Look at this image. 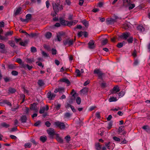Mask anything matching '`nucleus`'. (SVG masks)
Masks as SVG:
<instances>
[{
    "mask_svg": "<svg viewBox=\"0 0 150 150\" xmlns=\"http://www.w3.org/2000/svg\"><path fill=\"white\" fill-rule=\"evenodd\" d=\"M52 6L54 12H58L63 9L62 5L60 4L59 0H57L55 2H53Z\"/></svg>",
    "mask_w": 150,
    "mask_h": 150,
    "instance_id": "f257e3e1",
    "label": "nucleus"
},
{
    "mask_svg": "<svg viewBox=\"0 0 150 150\" xmlns=\"http://www.w3.org/2000/svg\"><path fill=\"white\" fill-rule=\"evenodd\" d=\"M54 125L57 127L61 129H64L66 127V125L63 122L59 121L55 122L54 123Z\"/></svg>",
    "mask_w": 150,
    "mask_h": 150,
    "instance_id": "f03ea898",
    "label": "nucleus"
},
{
    "mask_svg": "<svg viewBox=\"0 0 150 150\" xmlns=\"http://www.w3.org/2000/svg\"><path fill=\"white\" fill-rule=\"evenodd\" d=\"M94 73L97 74L98 78L100 79H102L104 74L103 73L100 69H96L94 71Z\"/></svg>",
    "mask_w": 150,
    "mask_h": 150,
    "instance_id": "7ed1b4c3",
    "label": "nucleus"
},
{
    "mask_svg": "<svg viewBox=\"0 0 150 150\" xmlns=\"http://www.w3.org/2000/svg\"><path fill=\"white\" fill-rule=\"evenodd\" d=\"M74 40L73 39H69L64 40L63 41L64 44L65 45H68L69 46L72 45L73 44Z\"/></svg>",
    "mask_w": 150,
    "mask_h": 150,
    "instance_id": "20e7f679",
    "label": "nucleus"
},
{
    "mask_svg": "<svg viewBox=\"0 0 150 150\" xmlns=\"http://www.w3.org/2000/svg\"><path fill=\"white\" fill-rule=\"evenodd\" d=\"M130 35L129 33H122L121 35L119 36L120 38H122L125 40L127 39V38L129 37Z\"/></svg>",
    "mask_w": 150,
    "mask_h": 150,
    "instance_id": "39448f33",
    "label": "nucleus"
},
{
    "mask_svg": "<svg viewBox=\"0 0 150 150\" xmlns=\"http://www.w3.org/2000/svg\"><path fill=\"white\" fill-rule=\"evenodd\" d=\"M120 91L119 87L118 86H116L113 88L112 90L111 91V93L114 94Z\"/></svg>",
    "mask_w": 150,
    "mask_h": 150,
    "instance_id": "423d86ee",
    "label": "nucleus"
},
{
    "mask_svg": "<svg viewBox=\"0 0 150 150\" xmlns=\"http://www.w3.org/2000/svg\"><path fill=\"white\" fill-rule=\"evenodd\" d=\"M56 96V95L54 93H52L50 91L47 94V96L48 98L50 100H52Z\"/></svg>",
    "mask_w": 150,
    "mask_h": 150,
    "instance_id": "0eeeda50",
    "label": "nucleus"
},
{
    "mask_svg": "<svg viewBox=\"0 0 150 150\" xmlns=\"http://www.w3.org/2000/svg\"><path fill=\"white\" fill-rule=\"evenodd\" d=\"M48 134L51 136H53L55 134V132L53 129L52 128H49L47 130Z\"/></svg>",
    "mask_w": 150,
    "mask_h": 150,
    "instance_id": "6e6552de",
    "label": "nucleus"
},
{
    "mask_svg": "<svg viewBox=\"0 0 150 150\" xmlns=\"http://www.w3.org/2000/svg\"><path fill=\"white\" fill-rule=\"evenodd\" d=\"M49 110L48 106L46 105L45 106L40 108V110L39 111V113L40 114L43 113L44 112L46 111H47Z\"/></svg>",
    "mask_w": 150,
    "mask_h": 150,
    "instance_id": "1a4fd4ad",
    "label": "nucleus"
},
{
    "mask_svg": "<svg viewBox=\"0 0 150 150\" xmlns=\"http://www.w3.org/2000/svg\"><path fill=\"white\" fill-rule=\"evenodd\" d=\"M88 45L89 48L91 49L94 48L95 47L94 41L92 40H91L88 43Z\"/></svg>",
    "mask_w": 150,
    "mask_h": 150,
    "instance_id": "9d476101",
    "label": "nucleus"
},
{
    "mask_svg": "<svg viewBox=\"0 0 150 150\" xmlns=\"http://www.w3.org/2000/svg\"><path fill=\"white\" fill-rule=\"evenodd\" d=\"M116 22V19L112 18L109 19L106 21V23L108 25L112 24Z\"/></svg>",
    "mask_w": 150,
    "mask_h": 150,
    "instance_id": "9b49d317",
    "label": "nucleus"
},
{
    "mask_svg": "<svg viewBox=\"0 0 150 150\" xmlns=\"http://www.w3.org/2000/svg\"><path fill=\"white\" fill-rule=\"evenodd\" d=\"M37 104L35 103L31 104V109L35 112H37L38 111V108L37 107Z\"/></svg>",
    "mask_w": 150,
    "mask_h": 150,
    "instance_id": "f8f14e48",
    "label": "nucleus"
},
{
    "mask_svg": "<svg viewBox=\"0 0 150 150\" xmlns=\"http://www.w3.org/2000/svg\"><path fill=\"white\" fill-rule=\"evenodd\" d=\"M56 135V139L57 141L60 143H62L63 142V139L59 136L58 134H55Z\"/></svg>",
    "mask_w": 150,
    "mask_h": 150,
    "instance_id": "ddd939ff",
    "label": "nucleus"
},
{
    "mask_svg": "<svg viewBox=\"0 0 150 150\" xmlns=\"http://www.w3.org/2000/svg\"><path fill=\"white\" fill-rule=\"evenodd\" d=\"M60 81L61 82H65L67 84V86H68L70 84V83L69 80L66 78H63L60 79Z\"/></svg>",
    "mask_w": 150,
    "mask_h": 150,
    "instance_id": "4468645a",
    "label": "nucleus"
},
{
    "mask_svg": "<svg viewBox=\"0 0 150 150\" xmlns=\"http://www.w3.org/2000/svg\"><path fill=\"white\" fill-rule=\"evenodd\" d=\"M130 4V0H123V5L126 7L128 6Z\"/></svg>",
    "mask_w": 150,
    "mask_h": 150,
    "instance_id": "2eb2a0df",
    "label": "nucleus"
},
{
    "mask_svg": "<svg viewBox=\"0 0 150 150\" xmlns=\"http://www.w3.org/2000/svg\"><path fill=\"white\" fill-rule=\"evenodd\" d=\"M124 127V126H122L119 127L118 129V132L119 133H121L122 131H123V132H122V134H126L125 132L123 131Z\"/></svg>",
    "mask_w": 150,
    "mask_h": 150,
    "instance_id": "dca6fc26",
    "label": "nucleus"
},
{
    "mask_svg": "<svg viewBox=\"0 0 150 150\" xmlns=\"http://www.w3.org/2000/svg\"><path fill=\"white\" fill-rule=\"evenodd\" d=\"M20 120L22 123H24L26 122L27 120L26 116L25 115L22 116L21 117Z\"/></svg>",
    "mask_w": 150,
    "mask_h": 150,
    "instance_id": "f3484780",
    "label": "nucleus"
},
{
    "mask_svg": "<svg viewBox=\"0 0 150 150\" xmlns=\"http://www.w3.org/2000/svg\"><path fill=\"white\" fill-rule=\"evenodd\" d=\"M54 108L57 110H58L59 109L61 106L60 104L57 103V102L54 103Z\"/></svg>",
    "mask_w": 150,
    "mask_h": 150,
    "instance_id": "a211bd4d",
    "label": "nucleus"
},
{
    "mask_svg": "<svg viewBox=\"0 0 150 150\" xmlns=\"http://www.w3.org/2000/svg\"><path fill=\"white\" fill-rule=\"evenodd\" d=\"M21 10V7H19L17 8L15 11L14 14L15 15H17L20 13Z\"/></svg>",
    "mask_w": 150,
    "mask_h": 150,
    "instance_id": "6ab92c4d",
    "label": "nucleus"
},
{
    "mask_svg": "<svg viewBox=\"0 0 150 150\" xmlns=\"http://www.w3.org/2000/svg\"><path fill=\"white\" fill-rule=\"evenodd\" d=\"M64 88L62 87H59L55 89L54 92L57 93L58 92H61L62 91H64Z\"/></svg>",
    "mask_w": 150,
    "mask_h": 150,
    "instance_id": "aec40b11",
    "label": "nucleus"
},
{
    "mask_svg": "<svg viewBox=\"0 0 150 150\" xmlns=\"http://www.w3.org/2000/svg\"><path fill=\"white\" fill-rule=\"evenodd\" d=\"M45 36L47 38L50 39L52 36V33L50 32H47L45 34Z\"/></svg>",
    "mask_w": 150,
    "mask_h": 150,
    "instance_id": "412c9836",
    "label": "nucleus"
},
{
    "mask_svg": "<svg viewBox=\"0 0 150 150\" xmlns=\"http://www.w3.org/2000/svg\"><path fill=\"white\" fill-rule=\"evenodd\" d=\"M8 43L12 47H16V46L15 45V42L13 41H9L8 42Z\"/></svg>",
    "mask_w": 150,
    "mask_h": 150,
    "instance_id": "4be33fe9",
    "label": "nucleus"
},
{
    "mask_svg": "<svg viewBox=\"0 0 150 150\" xmlns=\"http://www.w3.org/2000/svg\"><path fill=\"white\" fill-rule=\"evenodd\" d=\"M67 21H66L65 20L63 19L62 18H60V23L64 25H67V23L66 22Z\"/></svg>",
    "mask_w": 150,
    "mask_h": 150,
    "instance_id": "5701e85b",
    "label": "nucleus"
},
{
    "mask_svg": "<svg viewBox=\"0 0 150 150\" xmlns=\"http://www.w3.org/2000/svg\"><path fill=\"white\" fill-rule=\"evenodd\" d=\"M137 30L143 32L145 30L144 28L142 25H139L137 27Z\"/></svg>",
    "mask_w": 150,
    "mask_h": 150,
    "instance_id": "b1692460",
    "label": "nucleus"
},
{
    "mask_svg": "<svg viewBox=\"0 0 150 150\" xmlns=\"http://www.w3.org/2000/svg\"><path fill=\"white\" fill-rule=\"evenodd\" d=\"M35 61L33 58H27L26 59V62L28 63H31L32 62H34Z\"/></svg>",
    "mask_w": 150,
    "mask_h": 150,
    "instance_id": "393cba45",
    "label": "nucleus"
},
{
    "mask_svg": "<svg viewBox=\"0 0 150 150\" xmlns=\"http://www.w3.org/2000/svg\"><path fill=\"white\" fill-rule=\"evenodd\" d=\"M109 101L110 102L116 101L117 100V99L115 97H110L109 99Z\"/></svg>",
    "mask_w": 150,
    "mask_h": 150,
    "instance_id": "a878e982",
    "label": "nucleus"
},
{
    "mask_svg": "<svg viewBox=\"0 0 150 150\" xmlns=\"http://www.w3.org/2000/svg\"><path fill=\"white\" fill-rule=\"evenodd\" d=\"M47 139V137L45 136H42L40 138V140L43 142H45L46 140Z\"/></svg>",
    "mask_w": 150,
    "mask_h": 150,
    "instance_id": "bb28decb",
    "label": "nucleus"
},
{
    "mask_svg": "<svg viewBox=\"0 0 150 150\" xmlns=\"http://www.w3.org/2000/svg\"><path fill=\"white\" fill-rule=\"evenodd\" d=\"M13 33V32L12 31H8L5 33V35L6 37H7L8 36H11Z\"/></svg>",
    "mask_w": 150,
    "mask_h": 150,
    "instance_id": "cd10ccee",
    "label": "nucleus"
},
{
    "mask_svg": "<svg viewBox=\"0 0 150 150\" xmlns=\"http://www.w3.org/2000/svg\"><path fill=\"white\" fill-rule=\"evenodd\" d=\"M142 128L146 130L148 132H150V129L149 127L147 126H144L142 127Z\"/></svg>",
    "mask_w": 150,
    "mask_h": 150,
    "instance_id": "c85d7f7f",
    "label": "nucleus"
},
{
    "mask_svg": "<svg viewBox=\"0 0 150 150\" xmlns=\"http://www.w3.org/2000/svg\"><path fill=\"white\" fill-rule=\"evenodd\" d=\"M101 146L100 145L99 143H98L96 144L95 147L96 150H100L101 148Z\"/></svg>",
    "mask_w": 150,
    "mask_h": 150,
    "instance_id": "c756f323",
    "label": "nucleus"
},
{
    "mask_svg": "<svg viewBox=\"0 0 150 150\" xmlns=\"http://www.w3.org/2000/svg\"><path fill=\"white\" fill-rule=\"evenodd\" d=\"M125 42L124 41L122 42L119 43L117 45V46L119 48H121L123 46V45L125 44Z\"/></svg>",
    "mask_w": 150,
    "mask_h": 150,
    "instance_id": "7c9ffc66",
    "label": "nucleus"
},
{
    "mask_svg": "<svg viewBox=\"0 0 150 150\" xmlns=\"http://www.w3.org/2000/svg\"><path fill=\"white\" fill-rule=\"evenodd\" d=\"M19 108V105H17L16 106L13 107L11 108V110L13 111H16Z\"/></svg>",
    "mask_w": 150,
    "mask_h": 150,
    "instance_id": "2f4dec72",
    "label": "nucleus"
},
{
    "mask_svg": "<svg viewBox=\"0 0 150 150\" xmlns=\"http://www.w3.org/2000/svg\"><path fill=\"white\" fill-rule=\"evenodd\" d=\"M82 23L86 27H87L88 26V21L85 20H83L82 21Z\"/></svg>",
    "mask_w": 150,
    "mask_h": 150,
    "instance_id": "473e14b6",
    "label": "nucleus"
},
{
    "mask_svg": "<svg viewBox=\"0 0 150 150\" xmlns=\"http://www.w3.org/2000/svg\"><path fill=\"white\" fill-rule=\"evenodd\" d=\"M8 91L10 93H15L16 92V90L15 89L13 88H10L8 89Z\"/></svg>",
    "mask_w": 150,
    "mask_h": 150,
    "instance_id": "72a5a7b5",
    "label": "nucleus"
},
{
    "mask_svg": "<svg viewBox=\"0 0 150 150\" xmlns=\"http://www.w3.org/2000/svg\"><path fill=\"white\" fill-rule=\"evenodd\" d=\"M81 91L83 94L86 93L88 92V88H85L81 90Z\"/></svg>",
    "mask_w": 150,
    "mask_h": 150,
    "instance_id": "f704fd0d",
    "label": "nucleus"
},
{
    "mask_svg": "<svg viewBox=\"0 0 150 150\" xmlns=\"http://www.w3.org/2000/svg\"><path fill=\"white\" fill-rule=\"evenodd\" d=\"M27 41H26L24 42H20V44L21 46H25L27 44Z\"/></svg>",
    "mask_w": 150,
    "mask_h": 150,
    "instance_id": "c9c22d12",
    "label": "nucleus"
},
{
    "mask_svg": "<svg viewBox=\"0 0 150 150\" xmlns=\"http://www.w3.org/2000/svg\"><path fill=\"white\" fill-rule=\"evenodd\" d=\"M76 102L79 105L81 103V99L80 97H77L76 99Z\"/></svg>",
    "mask_w": 150,
    "mask_h": 150,
    "instance_id": "e433bc0d",
    "label": "nucleus"
},
{
    "mask_svg": "<svg viewBox=\"0 0 150 150\" xmlns=\"http://www.w3.org/2000/svg\"><path fill=\"white\" fill-rule=\"evenodd\" d=\"M112 122H109L108 124V126H107V128L108 129H109L111 128L112 126Z\"/></svg>",
    "mask_w": 150,
    "mask_h": 150,
    "instance_id": "4c0bfd02",
    "label": "nucleus"
},
{
    "mask_svg": "<svg viewBox=\"0 0 150 150\" xmlns=\"http://www.w3.org/2000/svg\"><path fill=\"white\" fill-rule=\"evenodd\" d=\"M67 25H68L69 26H71L72 25H74L73 23L74 22L72 21H68L66 22Z\"/></svg>",
    "mask_w": 150,
    "mask_h": 150,
    "instance_id": "58836bf2",
    "label": "nucleus"
},
{
    "mask_svg": "<svg viewBox=\"0 0 150 150\" xmlns=\"http://www.w3.org/2000/svg\"><path fill=\"white\" fill-rule=\"evenodd\" d=\"M38 83V85L40 86H42L44 85V83L43 81L42 80H39Z\"/></svg>",
    "mask_w": 150,
    "mask_h": 150,
    "instance_id": "ea45409f",
    "label": "nucleus"
},
{
    "mask_svg": "<svg viewBox=\"0 0 150 150\" xmlns=\"http://www.w3.org/2000/svg\"><path fill=\"white\" fill-rule=\"evenodd\" d=\"M133 41V38L132 37H129V38L127 39V41L128 42V43H132Z\"/></svg>",
    "mask_w": 150,
    "mask_h": 150,
    "instance_id": "a19ab883",
    "label": "nucleus"
},
{
    "mask_svg": "<svg viewBox=\"0 0 150 150\" xmlns=\"http://www.w3.org/2000/svg\"><path fill=\"white\" fill-rule=\"evenodd\" d=\"M125 93L123 91H121L118 94L119 98H121L125 95Z\"/></svg>",
    "mask_w": 150,
    "mask_h": 150,
    "instance_id": "79ce46f5",
    "label": "nucleus"
},
{
    "mask_svg": "<svg viewBox=\"0 0 150 150\" xmlns=\"http://www.w3.org/2000/svg\"><path fill=\"white\" fill-rule=\"evenodd\" d=\"M31 51L33 53L36 52H37L36 48L34 47H31Z\"/></svg>",
    "mask_w": 150,
    "mask_h": 150,
    "instance_id": "37998d69",
    "label": "nucleus"
},
{
    "mask_svg": "<svg viewBox=\"0 0 150 150\" xmlns=\"http://www.w3.org/2000/svg\"><path fill=\"white\" fill-rule=\"evenodd\" d=\"M129 6V10H131L133 8L135 7V4H130L128 6Z\"/></svg>",
    "mask_w": 150,
    "mask_h": 150,
    "instance_id": "c03bdc74",
    "label": "nucleus"
},
{
    "mask_svg": "<svg viewBox=\"0 0 150 150\" xmlns=\"http://www.w3.org/2000/svg\"><path fill=\"white\" fill-rule=\"evenodd\" d=\"M1 125L3 127H5L6 128H8L9 127V125L8 124L6 123H3L1 124Z\"/></svg>",
    "mask_w": 150,
    "mask_h": 150,
    "instance_id": "a18cd8bd",
    "label": "nucleus"
},
{
    "mask_svg": "<svg viewBox=\"0 0 150 150\" xmlns=\"http://www.w3.org/2000/svg\"><path fill=\"white\" fill-rule=\"evenodd\" d=\"M25 148H30L31 146V144L30 143H28L25 144Z\"/></svg>",
    "mask_w": 150,
    "mask_h": 150,
    "instance_id": "49530a36",
    "label": "nucleus"
},
{
    "mask_svg": "<svg viewBox=\"0 0 150 150\" xmlns=\"http://www.w3.org/2000/svg\"><path fill=\"white\" fill-rule=\"evenodd\" d=\"M76 72L77 74V76H80L81 75V73L80 70L78 69H76Z\"/></svg>",
    "mask_w": 150,
    "mask_h": 150,
    "instance_id": "de8ad7c7",
    "label": "nucleus"
},
{
    "mask_svg": "<svg viewBox=\"0 0 150 150\" xmlns=\"http://www.w3.org/2000/svg\"><path fill=\"white\" fill-rule=\"evenodd\" d=\"M108 42V40L107 39H105V40H103L102 42V44L103 45H106Z\"/></svg>",
    "mask_w": 150,
    "mask_h": 150,
    "instance_id": "09e8293b",
    "label": "nucleus"
},
{
    "mask_svg": "<svg viewBox=\"0 0 150 150\" xmlns=\"http://www.w3.org/2000/svg\"><path fill=\"white\" fill-rule=\"evenodd\" d=\"M31 15L30 14H27L26 16V18L28 20V21L31 18Z\"/></svg>",
    "mask_w": 150,
    "mask_h": 150,
    "instance_id": "8fccbe9b",
    "label": "nucleus"
},
{
    "mask_svg": "<svg viewBox=\"0 0 150 150\" xmlns=\"http://www.w3.org/2000/svg\"><path fill=\"white\" fill-rule=\"evenodd\" d=\"M113 139L117 142H120V139L119 138L115 136L113 137Z\"/></svg>",
    "mask_w": 150,
    "mask_h": 150,
    "instance_id": "3c124183",
    "label": "nucleus"
},
{
    "mask_svg": "<svg viewBox=\"0 0 150 150\" xmlns=\"http://www.w3.org/2000/svg\"><path fill=\"white\" fill-rule=\"evenodd\" d=\"M57 50L54 49H52V53L53 55H55L57 54Z\"/></svg>",
    "mask_w": 150,
    "mask_h": 150,
    "instance_id": "603ef678",
    "label": "nucleus"
},
{
    "mask_svg": "<svg viewBox=\"0 0 150 150\" xmlns=\"http://www.w3.org/2000/svg\"><path fill=\"white\" fill-rule=\"evenodd\" d=\"M28 64H24L23 63L21 64V67L24 68L25 69H26L27 67Z\"/></svg>",
    "mask_w": 150,
    "mask_h": 150,
    "instance_id": "864d4df0",
    "label": "nucleus"
},
{
    "mask_svg": "<svg viewBox=\"0 0 150 150\" xmlns=\"http://www.w3.org/2000/svg\"><path fill=\"white\" fill-rule=\"evenodd\" d=\"M11 74L12 75L14 76H16L18 75V73L16 71H13L11 72Z\"/></svg>",
    "mask_w": 150,
    "mask_h": 150,
    "instance_id": "5fc2aeb1",
    "label": "nucleus"
},
{
    "mask_svg": "<svg viewBox=\"0 0 150 150\" xmlns=\"http://www.w3.org/2000/svg\"><path fill=\"white\" fill-rule=\"evenodd\" d=\"M42 55L45 57H48V54L47 53L44 52V51H42Z\"/></svg>",
    "mask_w": 150,
    "mask_h": 150,
    "instance_id": "6e6d98bb",
    "label": "nucleus"
},
{
    "mask_svg": "<svg viewBox=\"0 0 150 150\" xmlns=\"http://www.w3.org/2000/svg\"><path fill=\"white\" fill-rule=\"evenodd\" d=\"M69 107L71 108V110L73 111V112H76V110L74 108V106H72L71 105H69Z\"/></svg>",
    "mask_w": 150,
    "mask_h": 150,
    "instance_id": "4d7b16f0",
    "label": "nucleus"
},
{
    "mask_svg": "<svg viewBox=\"0 0 150 150\" xmlns=\"http://www.w3.org/2000/svg\"><path fill=\"white\" fill-rule=\"evenodd\" d=\"M70 137L69 135H67L64 138L65 140L67 142H69L70 141Z\"/></svg>",
    "mask_w": 150,
    "mask_h": 150,
    "instance_id": "13d9d810",
    "label": "nucleus"
},
{
    "mask_svg": "<svg viewBox=\"0 0 150 150\" xmlns=\"http://www.w3.org/2000/svg\"><path fill=\"white\" fill-rule=\"evenodd\" d=\"M4 103H5V104H6L8 105H9L10 106H12V105L11 103L7 100H4Z\"/></svg>",
    "mask_w": 150,
    "mask_h": 150,
    "instance_id": "bf43d9fd",
    "label": "nucleus"
},
{
    "mask_svg": "<svg viewBox=\"0 0 150 150\" xmlns=\"http://www.w3.org/2000/svg\"><path fill=\"white\" fill-rule=\"evenodd\" d=\"M83 32L82 31H80L78 33V36L79 37H80L82 36L83 35Z\"/></svg>",
    "mask_w": 150,
    "mask_h": 150,
    "instance_id": "052dcab7",
    "label": "nucleus"
},
{
    "mask_svg": "<svg viewBox=\"0 0 150 150\" xmlns=\"http://www.w3.org/2000/svg\"><path fill=\"white\" fill-rule=\"evenodd\" d=\"M76 93L75 92L74 90V89H73L71 93V94H72V96L74 97L75 95H76Z\"/></svg>",
    "mask_w": 150,
    "mask_h": 150,
    "instance_id": "680f3d73",
    "label": "nucleus"
},
{
    "mask_svg": "<svg viewBox=\"0 0 150 150\" xmlns=\"http://www.w3.org/2000/svg\"><path fill=\"white\" fill-rule=\"evenodd\" d=\"M16 62L20 64H22L23 63L22 60L20 58L17 59H16Z\"/></svg>",
    "mask_w": 150,
    "mask_h": 150,
    "instance_id": "e2e57ef3",
    "label": "nucleus"
},
{
    "mask_svg": "<svg viewBox=\"0 0 150 150\" xmlns=\"http://www.w3.org/2000/svg\"><path fill=\"white\" fill-rule=\"evenodd\" d=\"M110 142H108L107 143H105V146L108 149H110Z\"/></svg>",
    "mask_w": 150,
    "mask_h": 150,
    "instance_id": "0e129e2a",
    "label": "nucleus"
},
{
    "mask_svg": "<svg viewBox=\"0 0 150 150\" xmlns=\"http://www.w3.org/2000/svg\"><path fill=\"white\" fill-rule=\"evenodd\" d=\"M71 116L70 113L69 112H67L65 113V116L67 117H69Z\"/></svg>",
    "mask_w": 150,
    "mask_h": 150,
    "instance_id": "69168bd1",
    "label": "nucleus"
},
{
    "mask_svg": "<svg viewBox=\"0 0 150 150\" xmlns=\"http://www.w3.org/2000/svg\"><path fill=\"white\" fill-rule=\"evenodd\" d=\"M139 63V62L138 60L137 59H135L134 61V66H136Z\"/></svg>",
    "mask_w": 150,
    "mask_h": 150,
    "instance_id": "338daca9",
    "label": "nucleus"
},
{
    "mask_svg": "<svg viewBox=\"0 0 150 150\" xmlns=\"http://www.w3.org/2000/svg\"><path fill=\"white\" fill-rule=\"evenodd\" d=\"M57 38L58 41H60L62 40V37L60 35H57Z\"/></svg>",
    "mask_w": 150,
    "mask_h": 150,
    "instance_id": "774afa93",
    "label": "nucleus"
}]
</instances>
